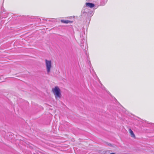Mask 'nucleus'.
<instances>
[{
    "mask_svg": "<svg viewBox=\"0 0 154 154\" xmlns=\"http://www.w3.org/2000/svg\"><path fill=\"white\" fill-rule=\"evenodd\" d=\"M52 91L55 96L56 99L60 98L61 96L60 90L57 86H56L52 88Z\"/></svg>",
    "mask_w": 154,
    "mask_h": 154,
    "instance_id": "f257e3e1",
    "label": "nucleus"
},
{
    "mask_svg": "<svg viewBox=\"0 0 154 154\" xmlns=\"http://www.w3.org/2000/svg\"><path fill=\"white\" fill-rule=\"evenodd\" d=\"M86 7H89L90 8H92L94 7V4L90 3H86L85 4Z\"/></svg>",
    "mask_w": 154,
    "mask_h": 154,
    "instance_id": "7ed1b4c3",
    "label": "nucleus"
},
{
    "mask_svg": "<svg viewBox=\"0 0 154 154\" xmlns=\"http://www.w3.org/2000/svg\"><path fill=\"white\" fill-rule=\"evenodd\" d=\"M129 131L131 134V136L132 137L135 138V135L134 134L133 131L131 130V129H129Z\"/></svg>",
    "mask_w": 154,
    "mask_h": 154,
    "instance_id": "39448f33",
    "label": "nucleus"
},
{
    "mask_svg": "<svg viewBox=\"0 0 154 154\" xmlns=\"http://www.w3.org/2000/svg\"><path fill=\"white\" fill-rule=\"evenodd\" d=\"M5 14H6V16H4V17H5L7 16L8 14L7 13H5Z\"/></svg>",
    "mask_w": 154,
    "mask_h": 154,
    "instance_id": "6e6552de",
    "label": "nucleus"
},
{
    "mask_svg": "<svg viewBox=\"0 0 154 154\" xmlns=\"http://www.w3.org/2000/svg\"><path fill=\"white\" fill-rule=\"evenodd\" d=\"M152 125L153 124V125H154V124H151Z\"/></svg>",
    "mask_w": 154,
    "mask_h": 154,
    "instance_id": "9b49d317",
    "label": "nucleus"
},
{
    "mask_svg": "<svg viewBox=\"0 0 154 154\" xmlns=\"http://www.w3.org/2000/svg\"><path fill=\"white\" fill-rule=\"evenodd\" d=\"M110 154H115V153H110Z\"/></svg>",
    "mask_w": 154,
    "mask_h": 154,
    "instance_id": "1a4fd4ad",
    "label": "nucleus"
},
{
    "mask_svg": "<svg viewBox=\"0 0 154 154\" xmlns=\"http://www.w3.org/2000/svg\"><path fill=\"white\" fill-rule=\"evenodd\" d=\"M83 43H82V44H83Z\"/></svg>",
    "mask_w": 154,
    "mask_h": 154,
    "instance_id": "9d476101",
    "label": "nucleus"
},
{
    "mask_svg": "<svg viewBox=\"0 0 154 154\" xmlns=\"http://www.w3.org/2000/svg\"><path fill=\"white\" fill-rule=\"evenodd\" d=\"M61 22L62 23L66 24L68 23H72V21H70V20H61Z\"/></svg>",
    "mask_w": 154,
    "mask_h": 154,
    "instance_id": "20e7f679",
    "label": "nucleus"
},
{
    "mask_svg": "<svg viewBox=\"0 0 154 154\" xmlns=\"http://www.w3.org/2000/svg\"><path fill=\"white\" fill-rule=\"evenodd\" d=\"M85 34H84V35H80V38H81V40L83 41V40H85V36L84 35H85Z\"/></svg>",
    "mask_w": 154,
    "mask_h": 154,
    "instance_id": "423d86ee",
    "label": "nucleus"
},
{
    "mask_svg": "<svg viewBox=\"0 0 154 154\" xmlns=\"http://www.w3.org/2000/svg\"><path fill=\"white\" fill-rule=\"evenodd\" d=\"M1 14H2L3 13V10H4V9H3V7H2L1 8ZM3 11L4 12H5V11Z\"/></svg>",
    "mask_w": 154,
    "mask_h": 154,
    "instance_id": "0eeeda50",
    "label": "nucleus"
},
{
    "mask_svg": "<svg viewBox=\"0 0 154 154\" xmlns=\"http://www.w3.org/2000/svg\"><path fill=\"white\" fill-rule=\"evenodd\" d=\"M45 61L47 73L48 74L50 72L52 68L51 62V60H48L47 59H45Z\"/></svg>",
    "mask_w": 154,
    "mask_h": 154,
    "instance_id": "f03ea898",
    "label": "nucleus"
}]
</instances>
